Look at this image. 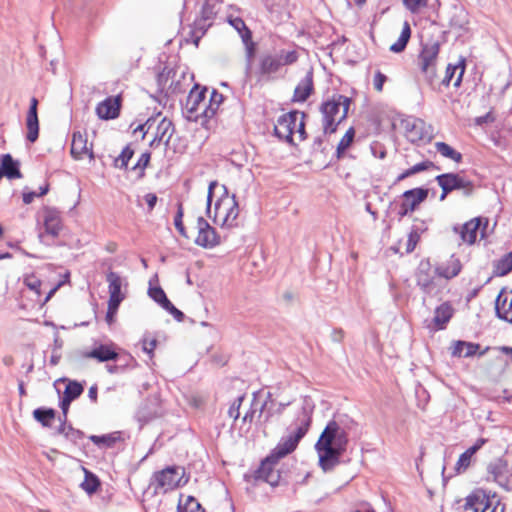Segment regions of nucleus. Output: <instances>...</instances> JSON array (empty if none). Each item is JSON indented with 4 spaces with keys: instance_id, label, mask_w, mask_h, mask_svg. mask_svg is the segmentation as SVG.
<instances>
[{
    "instance_id": "f257e3e1",
    "label": "nucleus",
    "mask_w": 512,
    "mask_h": 512,
    "mask_svg": "<svg viewBox=\"0 0 512 512\" xmlns=\"http://www.w3.org/2000/svg\"><path fill=\"white\" fill-rule=\"evenodd\" d=\"M356 425L346 415L338 416L328 422L315 444L319 455V466L324 472L332 471L340 464L341 456L349 444V433Z\"/></svg>"
},
{
    "instance_id": "f03ea898",
    "label": "nucleus",
    "mask_w": 512,
    "mask_h": 512,
    "mask_svg": "<svg viewBox=\"0 0 512 512\" xmlns=\"http://www.w3.org/2000/svg\"><path fill=\"white\" fill-rule=\"evenodd\" d=\"M351 98L334 94L331 99L324 101L320 106L322 114L323 134H333L337 131L338 125L344 121L349 112Z\"/></svg>"
},
{
    "instance_id": "7ed1b4c3",
    "label": "nucleus",
    "mask_w": 512,
    "mask_h": 512,
    "mask_svg": "<svg viewBox=\"0 0 512 512\" xmlns=\"http://www.w3.org/2000/svg\"><path fill=\"white\" fill-rule=\"evenodd\" d=\"M311 414V410H308L306 407L302 408L301 413L296 419V427L294 431L289 435L282 437L276 448L273 450V453L276 454V458H283L297 448L299 442L307 434L311 426Z\"/></svg>"
},
{
    "instance_id": "20e7f679",
    "label": "nucleus",
    "mask_w": 512,
    "mask_h": 512,
    "mask_svg": "<svg viewBox=\"0 0 512 512\" xmlns=\"http://www.w3.org/2000/svg\"><path fill=\"white\" fill-rule=\"evenodd\" d=\"M222 196L215 202L213 222L225 228L238 226L239 205L235 195L229 197L226 186L222 185Z\"/></svg>"
},
{
    "instance_id": "39448f33",
    "label": "nucleus",
    "mask_w": 512,
    "mask_h": 512,
    "mask_svg": "<svg viewBox=\"0 0 512 512\" xmlns=\"http://www.w3.org/2000/svg\"><path fill=\"white\" fill-rule=\"evenodd\" d=\"M218 13L217 3L214 0H206L200 10L199 16L194 20L190 27L189 36L191 41L197 46L200 39L212 26Z\"/></svg>"
},
{
    "instance_id": "423d86ee",
    "label": "nucleus",
    "mask_w": 512,
    "mask_h": 512,
    "mask_svg": "<svg viewBox=\"0 0 512 512\" xmlns=\"http://www.w3.org/2000/svg\"><path fill=\"white\" fill-rule=\"evenodd\" d=\"M183 475L184 468L175 465L167 466L153 474L151 485L155 486L156 491L162 489L167 492L186 484L187 480L181 483Z\"/></svg>"
},
{
    "instance_id": "0eeeda50",
    "label": "nucleus",
    "mask_w": 512,
    "mask_h": 512,
    "mask_svg": "<svg viewBox=\"0 0 512 512\" xmlns=\"http://www.w3.org/2000/svg\"><path fill=\"white\" fill-rule=\"evenodd\" d=\"M439 50L440 44L437 41L422 43V50L418 57L419 67L430 84L436 77V61Z\"/></svg>"
},
{
    "instance_id": "6e6552de",
    "label": "nucleus",
    "mask_w": 512,
    "mask_h": 512,
    "mask_svg": "<svg viewBox=\"0 0 512 512\" xmlns=\"http://www.w3.org/2000/svg\"><path fill=\"white\" fill-rule=\"evenodd\" d=\"M435 180L439 186H444L450 193L455 190H462L463 196L470 197L475 191L474 182L463 177L460 173H443L437 175Z\"/></svg>"
},
{
    "instance_id": "1a4fd4ad",
    "label": "nucleus",
    "mask_w": 512,
    "mask_h": 512,
    "mask_svg": "<svg viewBox=\"0 0 512 512\" xmlns=\"http://www.w3.org/2000/svg\"><path fill=\"white\" fill-rule=\"evenodd\" d=\"M306 116V113L297 110H293L281 115L274 127L275 135L281 140H285L288 143H293V134L296 131L299 117L305 118Z\"/></svg>"
},
{
    "instance_id": "9d476101",
    "label": "nucleus",
    "mask_w": 512,
    "mask_h": 512,
    "mask_svg": "<svg viewBox=\"0 0 512 512\" xmlns=\"http://www.w3.org/2000/svg\"><path fill=\"white\" fill-rule=\"evenodd\" d=\"M206 92L207 88L200 89L198 84L189 92L184 106L189 120L197 121L202 117L201 111L206 105Z\"/></svg>"
},
{
    "instance_id": "9b49d317",
    "label": "nucleus",
    "mask_w": 512,
    "mask_h": 512,
    "mask_svg": "<svg viewBox=\"0 0 512 512\" xmlns=\"http://www.w3.org/2000/svg\"><path fill=\"white\" fill-rule=\"evenodd\" d=\"M415 280L417 286L425 295H432L436 289L432 265L428 258L422 259L415 271Z\"/></svg>"
},
{
    "instance_id": "f8f14e48",
    "label": "nucleus",
    "mask_w": 512,
    "mask_h": 512,
    "mask_svg": "<svg viewBox=\"0 0 512 512\" xmlns=\"http://www.w3.org/2000/svg\"><path fill=\"white\" fill-rule=\"evenodd\" d=\"M429 190L427 188L419 187L405 191L402 194L403 201L400 204L398 215L400 218L407 216L413 212L419 204L424 202L428 197Z\"/></svg>"
},
{
    "instance_id": "ddd939ff",
    "label": "nucleus",
    "mask_w": 512,
    "mask_h": 512,
    "mask_svg": "<svg viewBox=\"0 0 512 512\" xmlns=\"http://www.w3.org/2000/svg\"><path fill=\"white\" fill-rule=\"evenodd\" d=\"M281 458H276L275 453H271L260 464L255 471V479L262 480L271 486H277L280 481V472L275 469V465Z\"/></svg>"
},
{
    "instance_id": "4468645a",
    "label": "nucleus",
    "mask_w": 512,
    "mask_h": 512,
    "mask_svg": "<svg viewBox=\"0 0 512 512\" xmlns=\"http://www.w3.org/2000/svg\"><path fill=\"white\" fill-rule=\"evenodd\" d=\"M198 235L195 244L206 249L214 248L220 244V236L216 230L202 216L197 218Z\"/></svg>"
},
{
    "instance_id": "2eb2a0df",
    "label": "nucleus",
    "mask_w": 512,
    "mask_h": 512,
    "mask_svg": "<svg viewBox=\"0 0 512 512\" xmlns=\"http://www.w3.org/2000/svg\"><path fill=\"white\" fill-rule=\"evenodd\" d=\"M487 472L501 487L507 490L509 489L508 485L511 471L505 459L500 457L492 460L487 466Z\"/></svg>"
},
{
    "instance_id": "dca6fc26",
    "label": "nucleus",
    "mask_w": 512,
    "mask_h": 512,
    "mask_svg": "<svg viewBox=\"0 0 512 512\" xmlns=\"http://www.w3.org/2000/svg\"><path fill=\"white\" fill-rule=\"evenodd\" d=\"M115 345L111 344H95L94 347L90 351L82 352L81 356L83 358H91L95 359L98 362H109V361H117L118 352L115 349Z\"/></svg>"
},
{
    "instance_id": "f3484780",
    "label": "nucleus",
    "mask_w": 512,
    "mask_h": 512,
    "mask_svg": "<svg viewBox=\"0 0 512 512\" xmlns=\"http://www.w3.org/2000/svg\"><path fill=\"white\" fill-rule=\"evenodd\" d=\"M122 105V97L117 95L115 97H108L96 106V114L102 120L115 119L120 114Z\"/></svg>"
},
{
    "instance_id": "a211bd4d",
    "label": "nucleus",
    "mask_w": 512,
    "mask_h": 512,
    "mask_svg": "<svg viewBox=\"0 0 512 512\" xmlns=\"http://www.w3.org/2000/svg\"><path fill=\"white\" fill-rule=\"evenodd\" d=\"M71 155L76 160L83 159L85 156H88L90 159H94L92 144L88 146L86 132L82 133L80 131H77L73 133L71 143Z\"/></svg>"
},
{
    "instance_id": "6ab92c4d",
    "label": "nucleus",
    "mask_w": 512,
    "mask_h": 512,
    "mask_svg": "<svg viewBox=\"0 0 512 512\" xmlns=\"http://www.w3.org/2000/svg\"><path fill=\"white\" fill-rule=\"evenodd\" d=\"M281 68V63L277 54H264L259 59L257 74L259 78L267 81L273 79L275 74Z\"/></svg>"
},
{
    "instance_id": "aec40b11",
    "label": "nucleus",
    "mask_w": 512,
    "mask_h": 512,
    "mask_svg": "<svg viewBox=\"0 0 512 512\" xmlns=\"http://www.w3.org/2000/svg\"><path fill=\"white\" fill-rule=\"evenodd\" d=\"M38 100L35 97H32L30 100V106L27 112L26 117V127H27V140L30 143H34L39 136V119H38Z\"/></svg>"
},
{
    "instance_id": "412c9836",
    "label": "nucleus",
    "mask_w": 512,
    "mask_h": 512,
    "mask_svg": "<svg viewBox=\"0 0 512 512\" xmlns=\"http://www.w3.org/2000/svg\"><path fill=\"white\" fill-rule=\"evenodd\" d=\"M44 228L45 232L52 237L59 236L63 229V222L59 210L53 207L44 208Z\"/></svg>"
},
{
    "instance_id": "4be33fe9",
    "label": "nucleus",
    "mask_w": 512,
    "mask_h": 512,
    "mask_svg": "<svg viewBox=\"0 0 512 512\" xmlns=\"http://www.w3.org/2000/svg\"><path fill=\"white\" fill-rule=\"evenodd\" d=\"M314 92L313 70L310 69L294 89L292 102L303 103Z\"/></svg>"
},
{
    "instance_id": "5701e85b",
    "label": "nucleus",
    "mask_w": 512,
    "mask_h": 512,
    "mask_svg": "<svg viewBox=\"0 0 512 512\" xmlns=\"http://www.w3.org/2000/svg\"><path fill=\"white\" fill-rule=\"evenodd\" d=\"M106 281L108 282L109 291L108 301L112 302V305H114V303L121 304V302L125 299V294L121 292L123 282L121 276L114 271H109L106 274Z\"/></svg>"
},
{
    "instance_id": "b1692460",
    "label": "nucleus",
    "mask_w": 512,
    "mask_h": 512,
    "mask_svg": "<svg viewBox=\"0 0 512 512\" xmlns=\"http://www.w3.org/2000/svg\"><path fill=\"white\" fill-rule=\"evenodd\" d=\"M482 224L484 230L488 225L487 219L478 217L466 222L460 230L461 239L468 244H473L476 241L478 231Z\"/></svg>"
},
{
    "instance_id": "393cba45",
    "label": "nucleus",
    "mask_w": 512,
    "mask_h": 512,
    "mask_svg": "<svg viewBox=\"0 0 512 512\" xmlns=\"http://www.w3.org/2000/svg\"><path fill=\"white\" fill-rule=\"evenodd\" d=\"M491 503L483 491H476L467 496L464 504L465 512H486Z\"/></svg>"
},
{
    "instance_id": "a878e982",
    "label": "nucleus",
    "mask_w": 512,
    "mask_h": 512,
    "mask_svg": "<svg viewBox=\"0 0 512 512\" xmlns=\"http://www.w3.org/2000/svg\"><path fill=\"white\" fill-rule=\"evenodd\" d=\"M454 310L449 302H444L436 307L433 317L435 330H443L446 328L447 323L450 321Z\"/></svg>"
},
{
    "instance_id": "bb28decb",
    "label": "nucleus",
    "mask_w": 512,
    "mask_h": 512,
    "mask_svg": "<svg viewBox=\"0 0 512 512\" xmlns=\"http://www.w3.org/2000/svg\"><path fill=\"white\" fill-rule=\"evenodd\" d=\"M1 170L8 179H20L23 177L20 171V164L10 154L1 156Z\"/></svg>"
},
{
    "instance_id": "cd10ccee",
    "label": "nucleus",
    "mask_w": 512,
    "mask_h": 512,
    "mask_svg": "<svg viewBox=\"0 0 512 512\" xmlns=\"http://www.w3.org/2000/svg\"><path fill=\"white\" fill-rule=\"evenodd\" d=\"M174 132L175 127L173 122L170 119L164 117L156 127V140L162 141L165 147H168Z\"/></svg>"
},
{
    "instance_id": "c85d7f7f",
    "label": "nucleus",
    "mask_w": 512,
    "mask_h": 512,
    "mask_svg": "<svg viewBox=\"0 0 512 512\" xmlns=\"http://www.w3.org/2000/svg\"><path fill=\"white\" fill-rule=\"evenodd\" d=\"M480 349L478 343L466 342L462 340L455 341L452 346V356L454 357H472Z\"/></svg>"
},
{
    "instance_id": "c756f323",
    "label": "nucleus",
    "mask_w": 512,
    "mask_h": 512,
    "mask_svg": "<svg viewBox=\"0 0 512 512\" xmlns=\"http://www.w3.org/2000/svg\"><path fill=\"white\" fill-rule=\"evenodd\" d=\"M223 101L224 96L217 90L213 89L208 103H206L205 107L201 111L202 118L206 120L213 118Z\"/></svg>"
},
{
    "instance_id": "7c9ffc66",
    "label": "nucleus",
    "mask_w": 512,
    "mask_h": 512,
    "mask_svg": "<svg viewBox=\"0 0 512 512\" xmlns=\"http://www.w3.org/2000/svg\"><path fill=\"white\" fill-rule=\"evenodd\" d=\"M89 439L99 447L112 448L121 440V432L115 431L104 435H91Z\"/></svg>"
},
{
    "instance_id": "2f4dec72",
    "label": "nucleus",
    "mask_w": 512,
    "mask_h": 512,
    "mask_svg": "<svg viewBox=\"0 0 512 512\" xmlns=\"http://www.w3.org/2000/svg\"><path fill=\"white\" fill-rule=\"evenodd\" d=\"M462 265L458 259L452 258L447 266H439L436 268L435 273L447 280L456 277L461 271Z\"/></svg>"
},
{
    "instance_id": "473e14b6",
    "label": "nucleus",
    "mask_w": 512,
    "mask_h": 512,
    "mask_svg": "<svg viewBox=\"0 0 512 512\" xmlns=\"http://www.w3.org/2000/svg\"><path fill=\"white\" fill-rule=\"evenodd\" d=\"M268 402L267 407L265 408L264 422H268L274 415H281L285 408L290 405V402L287 403H276L272 399V394L270 392L267 393L266 400Z\"/></svg>"
},
{
    "instance_id": "72a5a7b5",
    "label": "nucleus",
    "mask_w": 512,
    "mask_h": 512,
    "mask_svg": "<svg viewBox=\"0 0 512 512\" xmlns=\"http://www.w3.org/2000/svg\"><path fill=\"white\" fill-rule=\"evenodd\" d=\"M260 394V391L253 393V400L251 403V407L249 411L246 412V414L243 417V422H252L255 414L258 412V419L260 420L265 414V408L267 407L268 402L264 401L262 404L258 405L257 403V397Z\"/></svg>"
},
{
    "instance_id": "f704fd0d",
    "label": "nucleus",
    "mask_w": 512,
    "mask_h": 512,
    "mask_svg": "<svg viewBox=\"0 0 512 512\" xmlns=\"http://www.w3.org/2000/svg\"><path fill=\"white\" fill-rule=\"evenodd\" d=\"M411 37V27L408 21L403 23L401 34L398 40L390 46V51L400 53L405 50Z\"/></svg>"
},
{
    "instance_id": "c9c22d12",
    "label": "nucleus",
    "mask_w": 512,
    "mask_h": 512,
    "mask_svg": "<svg viewBox=\"0 0 512 512\" xmlns=\"http://www.w3.org/2000/svg\"><path fill=\"white\" fill-rule=\"evenodd\" d=\"M457 69H460L459 75L454 82L455 87H459L462 81V77L465 71L464 60L460 61L457 65L448 64L445 72V77L442 80V84L448 86L456 72Z\"/></svg>"
},
{
    "instance_id": "e433bc0d",
    "label": "nucleus",
    "mask_w": 512,
    "mask_h": 512,
    "mask_svg": "<svg viewBox=\"0 0 512 512\" xmlns=\"http://www.w3.org/2000/svg\"><path fill=\"white\" fill-rule=\"evenodd\" d=\"M512 271V252L503 255L499 260L494 262L493 274L495 276H506Z\"/></svg>"
},
{
    "instance_id": "4c0bfd02",
    "label": "nucleus",
    "mask_w": 512,
    "mask_h": 512,
    "mask_svg": "<svg viewBox=\"0 0 512 512\" xmlns=\"http://www.w3.org/2000/svg\"><path fill=\"white\" fill-rule=\"evenodd\" d=\"M56 411L53 408L40 407L33 411L34 419L43 427H50L51 421L55 419Z\"/></svg>"
},
{
    "instance_id": "58836bf2",
    "label": "nucleus",
    "mask_w": 512,
    "mask_h": 512,
    "mask_svg": "<svg viewBox=\"0 0 512 512\" xmlns=\"http://www.w3.org/2000/svg\"><path fill=\"white\" fill-rule=\"evenodd\" d=\"M411 141H424L429 142L431 140V135L427 131L425 127V122L422 120H417L410 131Z\"/></svg>"
},
{
    "instance_id": "ea45409f",
    "label": "nucleus",
    "mask_w": 512,
    "mask_h": 512,
    "mask_svg": "<svg viewBox=\"0 0 512 512\" xmlns=\"http://www.w3.org/2000/svg\"><path fill=\"white\" fill-rule=\"evenodd\" d=\"M83 471L85 473L84 481L81 484L82 489L88 494L95 493L100 487L99 478L93 474L91 471L83 467Z\"/></svg>"
},
{
    "instance_id": "a19ab883",
    "label": "nucleus",
    "mask_w": 512,
    "mask_h": 512,
    "mask_svg": "<svg viewBox=\"0 0 512 512\" xmlns=\"http://www.w3.org/2000/svg\"><path fill=\"white\" fill-rule=\"evenodd\" d=\"M435 148L438 153H440L443 157L449 158L456 163H460L462 161V154L455 149H453L450 145L445 142H436Z\"/></svg>"
},
{
    "instance_id": "79ce46f5",
    "label": "nucleus",
    "mask_w": 512,
    "mask_h": 512,
    "mask_svg": "<svg viewBox=\"0 0 512 512\" xmlns=\"http://www.w3.org/2000/svg\"><path fill=\"white\" fill-rule=\"evenodd\" d=\"M229 23L235 28L240 34V37L244 44H247L252 39V32L246 26L244 20L240 17L230 18Z\"/></svg>"
},
{
    "instance_id": "37998d69",
    "label": "nucleus",
    "mask_w": 512,
    "mask_h": 512,
    "mask_svg": "<svg viewBox=\"0 0 512 512\" xmlns=\"http://www.w3.org/2000/svg\"><path fill=\"white\" fill-rule=\"evenodd\" d=\"M83 391L84 387L81 383L77 381H69L66 385L63 396L74 401L75 399L80 397Z\"/></svg>"
},
{
    "instance_id": "c03bdc74",
    "label": "nucleus",
    "mask_w": 512,
    "mask_h": 512,
    "mask_svg": "<svg viewBox=\"0 0 512 512\" xmlns=\"http://www.w3.org/2000/svg\"><path fill=\"white\" fill-rule=\"evenodd\" d=\"M134 150L127 145L122 150L121 154L114 160V166L119 169H126L129 160L133 157Z\"/></svg>"
},
{
    "instance_id": "a18cd8bd",
    "label": "nucleus",
    "mask_w": 512,
    "mask_h": 512,
    "mask_svg": "<svg viewBox=\"0 0 512 512\" xmlns=\"http://www.w3.org/2000/svg\"><path fill=\"white\" fill-rule=\"evenodd\" d=\"M402 3L412 14H418L428 7L429 0H402Z\"/></svg>"
},
{
    "instance_id": "49530a36",
    "label": "nucleus",
    "mask_w": 512,
    "mask_h": 512,
    "mask_svg": "<svg viewBox=\"0 0 512 512\" xmlns=\"http://www.w3.org/2000/svg\"><path fill=\"white\" fill-rule=\"evenodd\" d=\"M183 214H184L183 205H182V203H178L177 204V212H176V215L174 218V225L181 236H183L185 238H189V236L187 235V231L184 227L183 221H182Z\"/></svg>"
},
{
    "instance_id": "de8ad7c7",
    "label": "nucleus",
    "mask_w": 512,
    "mask_h": 512,
    "mask_svg": "<svg viewBox=\"0 0 512 512\" xmlns=\"http://www.w3.org/2000/svg\"><path fill=\"white\" fill-rule=\"evenodd\" d=\"M148 295L161 307L169 300L164 290L160 287H149Z\"/></svg>"
},
{
    "instance_id": "09e8293b",
    "label": "nucleus",
    "mask_w": 512,
    "mask_h": 512,
    "mask_svg": "<svg viewBox=\"0 0 512 512\" xmlns=\"http://www.w3.org/2000/svg\"><path fill=\"white\" fill-rule=\"evenodd\" d=\"M150 158L151 153L144 152L138 159L137 163L132 167L133 171H138V178H142L145 175L144 170L149 165Z\"/></svg>"
},
{
    "instance_id": "8fccbe9b",
    "label": "nucleus",
    "mask_w": 512,
    "mask_h": 512,
    "mask_svg": "<svg viewBox=\"0 0 512 512\" xmlns=\"http://www.w3.org/2000/svg\"><path fill=\"white\" fill-rule=\"evenodd\" d=\"M117 361L119 362L124 371L126 369H133L138 365L136 359L129 353H118Z\"/></svg>"
},
{
    "instance_id": "3c124183",
    "label": "nucleus",
    "mask_w": 512,
    "mask_h": 512,
    "mask_svg": "<svg viewBox=\"0 0 512 512\" xmlns=\"http://www.w3.org/2000/svg\"><path fill=\"white\" fill-rule=\"evenodd\" d=\"M430 168L439 169V167H437L432 161L426 160V161H423V162L413 165L411 168L407 169L406 171L408 173V176L410 177V176L420 173L422 171H426Z\"/></svg>"
},
{
    "instance_id": "603ef678",
    "label": "nucleus",
    "mask_w": 512,
    "mask_h": 512,
    "mask_svg": "<svg viewBox=\"0 0 512 512\" xmlns=\"http://www.w3.org/2000/svg\"><path fill=\"white\" fill-rule=\"evenodd\" d=\"M281 63L283 65H291L298 60V53L295 50L292 51H284L281 50L280 53L277 54Z\"/></svg>"
},
{
    "instance_id": "864d4df0",
    "label": "nucleus",
    "mask_w": 512,
    "mask_h": 512,
    "mask_svg": "<svg viewBox=\"0 0 512 512\" xmlns=\"http://www.w3.org/2000/svg\"><path fill=\"white\" fill-rule=\"evenodd\" d=\"M245 399V395H240L238 396L234 401L233 403L231 404V406L229 407V410H228V415L233 418L234 421L238 420L239 416H240V407L242 405V402L244 401Z\"/></svg>"
},
{
    "instance_id": "5fc2aeb1",
    "label": "nucleus",
    "mask_w": 512,
    "mask_h": 512,
    "mask_svg": "<svg viewBox=\"0 0 512 512\" xmlns=\"http://www.w3.org/2000/svg\"><path fill=\"white\" fill-rule=\"evenodd\" d=\"M65 438L73 444L78 445L79 441L84 438V433L81 430L73 428L72 425H68Z\"/></svg>"
},
{
    "instance_id": "6e6d98bb",
    "label": "nucleus",
    "mask_w": 512,
    "mask_h": 512,
    "mask_svg": "<svg viewBox=\"0 0 512 512\" xmlns=\"http://www.w3.org/2000/svg\"><path fill=\"white\" fill-rule=\"evenodd\" d=\"M471 460H472V458H470V457L468 456V454H466V453H464V452H463V453L459 456V459H458V461H457V463H456V465H455V471H456V473H457V474H460V473H462V472L466 471V470H467V468H468V467L470 466V464H471Z\"/></svg>"
},
{
    "instance_id": "4d7b16f0",
    "label": "nucleus",
    "mask_w": 512,
    "mask_h": 512,
    "mask_svg": "<svg viewBox=\"0 0 512 512\" xmlns=\"http://www.w3.org/2000/svg\"><path fill=\"white\" fill-rule=\"evenodd\" d=\"M420 237L421 236H419L417 234L416 230H411L409 232L407 243H406V253L407 254L412 253L414 251V249L416 248V246L420 240Z\"/></svg>"
},
{
    "instance_id": "13d9d810",
    "label": "nucleus",
    "mask_w": 512,
    "mask_h": 512,
    "mask_svg": "<svg viewBox=\"0 0 512 512\" xmlns=\"http://www.w3.org/2000/svg\"><path fill=\"white\" fill-rule=\"evenodd\" d=\"M163 309H165L166 311H168L171 315H173V317L178 321V322H182L185 318V315L182 311H180L179 309H177L172 303L170 300H168L163 306H162Z\"/></svg>"
},
{
    "instance_id": "bf43d9fd",
    "label": "nucleus",
    "mask_w": 512,
    "mask_h": 512,
    "mask_svg": "<svg viewBox=\"0 0 512 512\" xmlns=\"http://www.w3.org/2000/svg\"><path fill=\"white\" fill-rule=\"evenodd\" d=\"M354 137H355V129L353 127H350L346 133L344 134V136L341 138V140L339 141V145L340 147H345V148H349L350 145L352 144L353 140H354Z\"/></svg>"
},
{
    "instance_id": "052dcab7",
    "label": "nucleus",
    "mask_w": 512,
    "mask_h": 512,
    "mask_svg": "<svg viewBox=\"0 0 512 512\" xmlns=\"http://www.w3.org/2000/svg\"><path fill=\"white\" fill-rule=\"evenodd\" d=\"M387 81L386 75H384L381 71H376L373 79L374 89L378 92L383 90V85Z\"/></svg>"
},
{
    "instance_id": "680f3d73",
    "label": "nucleus",
    "mask_w": 512,
    "mask_h": 512,
    "mask_svg": "<svg viewBox=\"0 0 512 512\" xmlns=\"http://www.w3.org/2000/svg\"><path fill=\"white\" fill-rule=\"evenodd\" d=\"M216 187H218L217 181H211L209 184V187H208L206 212H207L208 217H210V218L212 217L211 216V203H212V199H213V192Z\"/></svg>"
},
{
    "instance_id": "e2e57ef3",
    "label": "nucleus",
    "mask_w": 512,
    "mask_h": 512,
    "mask_svg": "<svg viewBox=\"0 0 512 512\" xmlns=\"http://www.w3.org/2000/svg\"><path fill=\"white\" fill-rule=\"evenodd\" d=\"M155 122V119L154 118H148L145 123L143 124H140L138 125L135 129H134V133H137V132H142V138L145 137V135L147 134V132L149 131V129H151V127L153 126Z\"/></svg>"
},
{
    "instance_id": "0e129e2a",
    "label": "nucleus",
    "mask_w": 512,
    "mask_h": 512,
    "mask_svg": "<svg viewBox=\"0 0 512 512\" xmlns=\"http://www.w3.org/2000/svg\"><path fill=\"white\" fill-rule=\"evenodd\" d=\"M245 45H246V58H247L246 70L248 71L251 69L252 58L255 54V44L252 42V39H251Z\"/></svg>"
},
{
    "instance_id": "69168bd1",
    "label": "nucleus",
    "mask_w": 512,
    "mask_h": 512,
    "mask_svg": "<svg viewBox=\"0 0 512 512\" xmlns=\"http://www.w3.org/2000/svg\"><path fill=\"white\" fill-rule=\"evenodd\" d=\"M119 306V303H114V305H112V302L108 301V309L106 313V321L108 324H111L114 321V317L118 311Z\"/></svg>"
},
{
    "instance_id": "338daca9",
    "label": "nucleus",
    "mask_w": 512,
    "mask_h": 512,
    "mask_svg": "<svg viewBox=\"0 0 512 512\" xmlns=\"http://www.w3.org/2000/svg\"><path fill=\"white\" fill-rule=\"evenodd\" d=\"M486 439L479 438L477 441L469 447L464 453L468 454L470 458L474 456V454L481 449V447L486 443Z\"/></svg>"
},
{
    "instance_id": "774afa93",
    "label": "nucleus",
    "mask_w": 512,
    "mask_h": 512,
    "mask_svg": "<svg viewBox=\"0 0 512 512\" xmlns=\"http://www.w3.org/2000/svg\"><path fill=\"white\" fill-rule=\"evenodd\" d=\"M486 439L479 438L477 441L469 447L464 453L468 454L470 458L474 456V454L481 449V447L486 443Z\"/></svg>"
}]
</instances>
